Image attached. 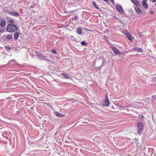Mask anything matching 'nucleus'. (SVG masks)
Returning <instances> with one entry per match:
<instances>
[{
    "mask_svg": "<svg viewBox=\"0 0 156 156\" xmlns=\"http://www.w3.org/2000/svg\"><path fill=\"white\" fill-rule=\"evenodd\" d=\"M139 7L134 6L135 10L136 12L138 14H141L142 13V12L141 10L139 8Z\"/></svg>",
    "mask_w": 156,
    "mask_h": 156,
    "instance_id": "423d86ee",
    "label": "nucleus"
},
{
    "mask_svg": "<svg viewBox=\"0 0 156 156\" xmlns=\"http://www.w3.org/2000/svg\"><path fill=\"white\" fill-rule=\"evenodd\" d=\"M34 6V5H31L30 6V8H33Z\"/></svg>",
    "mask_w": 156,
    "mask_h": 156,
    "instance_id": "393cba45",
    "label": "nucleus"
},
{
    "mask_svg": "<svg viewBox=\"0 0 156 156\" xmlns=\"http://www.w3.org/2000/svg\"><path fill=\"white\" fill-rule=\"evenodd\" d=\"M81 44L83 45H86L87 44L84 41H82L81 42Z\"/></svg>",
    "mask_w": 156,
    "mask_h": 156,
    "instance_id": "412c9836",
    "label": "nucleus"
},
{
    "mask_svg": "<svg viewBox=\"0 0 156 156\" xmlns=\"http://www.w3.org/2000/svg\"><path fill=\"white\" fill-rule=\"evenodd\" d=\"M111 48L112 49L113 51L115 54H119L120 53V51L115 46H111Z\"/></svg>",
    "mask_w": 156,
    "mask_h": 156,
    "instance_id": "0eeeda50",
    "label": "nucleus"
},
{
    "mask_svg": "<svg viewBox=\"0 0 156 156\" xmlns=\"http://www.w3.org/2000/svg\"><path fill=\"white\" fill-rule=\"evenodd\" d=\"M20 34V33L17 32H15L14 34V39L15 40L18 39Z\"/></svg>",
    "mask_w": 156,
    "mask_h": 156,
    "instance_id": "f8f14e48",
    "label": "nucleus"
},
{
    "mask_svg": "<svg viewBox=\"0 0 156 156\" xmlns=\"http://www.w3.org/2000/svg\"><path fill=\"white\" fill-rule=\"evenodd\" d=\"M51 52H52V53H53V54H56L57 53L56 51L55 50H52Z\"/></svg>",
    "mask_w": 156,
    "mask_h": 156,
    "instance_id": "4be33fe9",
    "label": "nucleus"
},
{
    "mask_svg": "<svg viewBox=\"0 0 156 156\" xmlns=\"http://www.w3.org/2000/svg\"><path fill=\"white\" fill-rule=\"evenodd\" d=\"M3 31H0V33H2V32H3Z\"/></svg>",
    "mask_w": 156,
    "mask_h": 156,
    "instance_id": "c756f323",
    "label": "nucleus"
},
{
    "mask_svg": "<svg viewBox=\"0 0 156 156\" xmlns=\"http://www.w3.org/2000/svg\"><path fill=\"white\" fill-rule=\"evenodd\" d=\"M9 22L10 24H13V23H14V21L13 19L9 20Z\"/></svg>",
    "mask_w": 156,
    "mask_h": 156,
    "instance_id": "aec40b11",
    "label": "nucleus"
},
{
    "mask_svg": "<svg viewBox=\"0 0 156 156\" xmlns=\"http://www.w3.org/2000/svg\"><path fill=\"white\" fill-rule=\"evenodd\" d=\"M147 0H143L142 2V6L144 8L147 9L148 7V5L147 3Z\"/></svg>",
    "mask_w": 156,
    "mask_h": 156,
    "instance_id": "39448f33",
    "label": "nucleus"
},
{
    "mask_svg": "<svg viewBox=\"0 0 156 156\" xmlns=\"http://www.w3.org/2000/svg\"><path fill=\"white\" fill-rule=\"evenodd\" d=\"M110 1L113 3H114V0H110Z\"/></svg>",
    "mask_w": 156,
    "mask_h": 156,
    "instance_id": "cd10ccee",
    "label": "nucleus"
},
{
    "mask_svg": "<svg viewBox=\"0 0 156 156\" xmlns=\"http://www.w3.org/2000/svg\"><path fill=\"white\" fill-rule=\"evenodd\" d=\"M61 75L66 79H69V77L67 74L62 73Z\"/></svg>",
    "mask_w": 156,
    "mask_h": 156,
    "instance_id": "a211bd4d",
    "label": "nucleus"
},
{
    "mask_svg": "<svg viewBox=\"0 0 156 156\" xmlns=\"http://www.w3.org/2000/svg\"><path fill=\"white\" fill-rule=\"evenodd\" d=\"M134 50L137 52H141L143 51V50L141 48H134Z\"/></svg>",
    "mask_w": 156,
    "mask_h": 156,
    "instance_id": "f3484780",
    "label": "nucleus"
},
{
    "mask_svg": "<svg viewBox=\"0 0 156 156\" xmlns=\"http://www.w3.org/2000/svg\"><path fill=\"white\" fill-rule=\"evenodd\" d=\"M82 30V29L81 27H79L77 28V33L79 34H81Z\"/></svg>",
    "mask_w": 156,
    "mask_h": 156,
    "instance_id": "4468645a",
    "label": "nucleus"
},
{
    "mask_svg": "<svg viewBox=\"0 0 156 156\" xmlns=\"http://www.w3.org/2000/svg\"><path fill=\"white\" fill-rule=\"evenodd\" d=\"M17 29L16 26L14 24H9L7 25L6 31L9 32L16 31Z\"/></svg>",
    "mask_w": 156,
    "mask_h": 156,
    "instance_id": "f257e3e1",
    "label": "nucleus"
},
{
    "mask_svg": "<svg viewBox=\"0 0 156 156\" xmlns=\"http://www.w3.org/2000/svg\"><path fill=\"white\" fill-rule=\"evenodd\" d=\"M104 102L105 103V106H108L110 104V103L109 102V100L108 99V97L106 95L105 96V98L104 100Z\"/></svg>",
    "mask_w": 156,
    "mask_h": 156,
    "instance_id": "20e7f679",
    "label": "nucleus"
},
{
    "mask_svg": "<svg viewBox=\"0 0 156 156\" xmlns=\"http://www.w3.org/2000/svg\"><path fill=\"white\" fill-rule=\"evenodd\" d=\"M54 114L56 116L60 117H63L64 116V115L61 114L57 112H55Z\"/></svg>",
    "mask_w": 156,
    "mask_h": 156,
    "instance_id": "9d476101",
    "label": "nucleus"
},
{
    "mask_svg": "<svg viewBox=\"0 0 156 156\" xmlns=\"http://www.w3.org/2000/svg\"><path fill=\"white\" fill-rule=\"evenodd\" d=\"M105 65V64L104 63V62H103L102 64H101V67H102L103 66H104V65Z\"/></svg>",
    "mask_w": 156,
    "mask_h": 156,
    "instance_id": "a878e982",
    "label": "nucleus"
},
{
    "mask_svg": "<svg viewBox=\"0 0 156 156\" xmlns=\"http://www.w3.org/2000/svg\"><path fill=\"white\" fill-rule=\"evenodd\" d=\"M154 5L156 6V3L154 4Z\"/></svg>",
    "mask_w": 156,
    "mask_h": 156,
    "instance_id": "7c9ffc66",
    "label": "nucleus"
},
{
    "mask_svg": "<svg viewBox=\"0 0 156 156\" xmlns=\"http://www.w3.org/2000/svg\"><path fill=\"white\" fill-rule=\"evenodd\" d=\"M6 38L8 39H11L12 38V36L11 35H7Z\"/></svg>",
    "mask_w": 156,
    "mask_h": 156,
    "instance_id": "6ab92c4d",
    "label": "nucleus"
},
{
    "mask_svg": "<svg viewBox=\"0 0 156 156\" xmlns=\"http://www.w3.org/2000/svg\"><path fill=\"white\" fill-rule=\"evenodd\" d=\"M77 17H78L77 16H76H76L74 17V18H73V19H74V20H76L77 19Z\"/></svg>",
    "mask_w": 156,
    "mask_h": 156,
    "instance_id": "b1692460",
    "label": "nucleus"
},
{
    "mask_svg": "<svg viewBox=\"0 0 156 156\" xmlns=\"http://www.w3.org/2000/svg\"><path fill=\"white\" fill-rule=\"evenodd\" d=\"M92 4L94 8L97 9L99 10L100 9L97 5L96 3L94 2H92Z\"/></svg>",
    "mask_w": 156,
    "mask_h": 156,
    "instance_id": "2eb2a0df",
    "label": "nucleus"
},
{
    "mask_svg": "<svg viewBox=\"0 0 156 156\" xmlns=\"http://www.w3.org/2000/svg\"><path fill=\"white\" fill-rule=\"evenodd\" d=\"M43 60H45L47 61H48V62L50 61V60L48 59H47L45 57L43 58Z\"/></svg>",
    "mask_w": 156,
    "mask_h": 156,
    "instance_id": "5701e85b",
    "label": "nucleus"
},
{
    "mask_svg": "<svg viewBox=\"0 0 156 156\" xmlns=\"http://www.w3.org/2000/svg\"><path fill=\"white\" fill-rule=\"evenodd\" d=\"M116 8L120 13H123L124 11L121 5H116Z\"/></svg>",
    "mask_w": 156,
    "mask_h": 156,
    "instance_id": "7ed1b4c3",
    "label": "nucleus"
},
{
    "mask_svg": "<svg viewBox=\"0 0 156 156\" xmlns=\"http://www.w3.org/2000/svg\"><path fill=\"white\" fill-rule=\"evenodd\" d=\"M9 14L14 16H19V13L17 12H9Z\"/></svg>",
    "mask_w": 156,
    "mask_h": 156,
    "instance_id": "9b49d317",
    "label": "nucleus"
},
{
    "mask_svg": "<svg viewBox=\"0 0 156 156\" xmlns=\"http://www.w3.org/2000/svg\"><path fill=\"white\" fill-rule=\"evenodd\" d=\"M151 14H154V12H153V11H151Z\"/></svg>",
    "mask_w": 156,
    "mask_h": 156,
    "instance_id": "bb28decb",
    "label": "nucleus"
},
{
    "mask_svg": "<svg viewBox=\"0 0 156 156\" xmlns=\"http://www.w3.org/2000/svg\"><path fill=\"white\" fill-rule=\"evenodd\" d=\"M6 24V21L5 20H2V22L0 23V26L2 27H4Z\"/></svg>",
    "mask_w": 156,
    "mask_h": 156,
    "instance_id": "ddd939ff",
    "label": "nucleus"
},
{
    "mask_svg": "<svg viewBox=\"0 0 156 156\" xmlns=\"http://www.w3.org/2000/svg\"><path fill=\"white\" fill-rule=\"evenodd\" d=\"M104 0L105 2H107V1H108V0Z\"/></svg>",
    "mask_w": 156,
    "mask_h": 156,
    "instance_id": "c85d7f7f",
    "label": "nucleus"
},
{
    "mask_svg": "<svg viewBox=\"0 0 156 156\" xmlns=\"http://www.w3.org/2000/svg\"><path fill=\"white\" fill-rule=\"evenodd\" d=\"M126 36L128 39L130 41H132L131 36L130 34L129 33L126 34Z\"/></svg>",
    "mask_w": 156,
    "mask_h": 156,
    "instance_id": "dca6fc26",
    "label": "nucleus"
},
{
    "mask_svg": "<svg viewBox=\"0 0 156 156\" xmlns=\"http://www.w3.org/2000/svg\"><path fill=\"white\" fill-rule=\"evenodd\" d=\"M132 3H133L136 6L140 7V6L139 3L136 0H130Z\"/></svg>",
    "mask_w": 156,
    "mask_h": 156,
    "instance_id": "6e6552de",
    "label": "nucleus"
},
{
    "mask_svg": "<svg viewBox=\"0 0 156 156\" xmlns=\"http://www.w3.org/2000/svg\"><path fill=\"white\" fill-rule=\"evenodd\" d=\"M138 128L137 129V132L138 134L140 135L143 133L144 130V126L142 122H139L138 124Z\"/></svg>",
    "mask_w": 156,
    "mask_h": 156,
    "instance_id": "f03ea898",
    "label": "nucleus"
},
{
    "mask_svg": "<svg viewBox=\"0 0 156 156\" xmlns=\"http://www.w3.org/2000/svg\"><path fill=\"white\" fill-rule=\"evenodd\" d=\"M36 54L37 57L41 60H43V56L41 53H39L36 51Z\"/></svg>",
    "mask_w": 156,
    "mask_h": 156,
    "instance_id": "1a4fd4ad",
    "label": "nucleus"
}]
</instances>
